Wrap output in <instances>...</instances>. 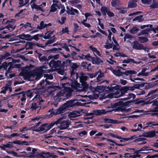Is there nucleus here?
Masks as SVG:
<instances>
[{"mask_svg": "<svg viewBox=\"0 0 158 158\" xmlns=\"http://www.w3.org/2000/svg\"><path fill=\"white\" fill-rule=\"evenodd\" d=\"M76 101L75 100H70L67 101L64 103L62 106H61L58 109L54 110L53 108L50 109L48 112V116L51 117L53 116H55L65 112L66 110H68L69 108L72 107L76 105H77L76 102H75Z\"/></svg>", "mask_w": 158, "mask_h": 158, "instance_id": "obj_1", "label": "nucleus"}, {"mask_svg": "<svg viewBox=\"0 0 158 158\" xmlns=\"http://www.w3.org/2000/svg\"><path fill=\"white\" fill-rule=\"evenodd\" d=\"M152 102V101H150V100L146 102L144 100H139V99H137L135 100L128 101L125 102H123L121 101H119L115 102V104L114 105L113 107H115L117 106H119L122 109L124 110L123 111L121 112H124L128 111V110H127V109L123 107L126 106H130L132 103L133 104L137 105L141 104L142 105H144L151 104Z\"/></svg>", "mask_w": 158, "mask_h": 158, "instance_id": "obj_2", "label": "nucleus"}, {"mask_svg": "<svg viewBox=\"0 0 158 158\" xmlns=\"http://www.w3.org/2000/svg\"><path fill=\"white\" fill-rule=\"evenodd\" d=\"M33 102L30 105V109L31 111L38 109V112L40 110L42 107L41 105L43 104L44 100L41 97L40 95L36 94L33 99Z\"/></svg>", "mask_w": 158, "mask_h": 158, "instance_id": "obj_3", "label": "nucleus"}, {"mask_svg": "<svg viewBox=\"0 0 158 158\" xmlns=\"http://www.w3.org/2000/svg\"><path fill=\"white\" fill-rule=\"evenodd\" d=\"M111 103V106H108L106 107L107 108H113V109L110 110H106L104 109L102 110H97L95 111V113L96 115H100L102 114H106L107 113L111 112L113 111L116 112H121L123 111L124 110L123 109H122V108L119 107V106H117L115 107H114V105L115 104Z\"/></svg>", "mask_w": 158, "mask_h": 158, "instance_id": "obj_4", "label": "nucleus"}, {"mask_svg": "<svg viewBox=\"0 0 158 158\" xmlns=\"http://www.w3.org/2000/svg\"><path fill=\"white\" fill-rule=\"evenodd\" d=\"M64 119L63 117H62L59 118L56 121H54V125H56L58 124H60V130L68 129L70 123L69 120H64Z\"/></svg>", "mask_w": 158, "mask_h": 158, "instance_id": "obj_5", "label": "nucleus"}, {"mask_svg": "<svg viewBox=\"0 0 158 158\" xmlns=\"http://www.w3.org/2000/svg\"><path fill=\"white\" fill-rule=\"evenodd\" d=\"M54 125V121H52L51 123H44L41 124L40 127L33 130V131L36 132L43 131V132H45L49 130Z\"/></svg>", "mask_w": 158, "mask_h": 158, "instance_id": "obj_6", "label": "nucleus"}, {"mask_svg": "<svg viewBox=\"0 0 158 158\" xmlns=\"http://www.w3.org/2000/svg\"><path fill=\"white\" fill-rule=\"evenodd\" d=\"M70 74L71 76L74 77L75 76V78H74V80H77L79 77L78 73L74 71L75 70H77V68L80 67V63H72L71 64H70Z\"/></svg>", "mask_w": 158, "mask_h": 158, "instance_id": "obj_7", "label": "nucleus"}, {"mask_svg": "<svg viewBox=\"0 0 158 158\" xmlns=\"http://www.w3.org/2000/svg\"><path fill=\"white\" fill-rule=\"evenodd\" d=\"M158 91V89L150 91L147 95L145 97L144 99L146 100H150V101H151V100L157 98L158 97V94L156 93H157Z\"/></svg>", "mask_w": 158, "mask_h": 158, "instance_id": "obj_8", "label": "nucleus"}, {"mask_svg": "<svg viewBox=\"0 0 158 158\" xmlns=\"http://www.w3.org/2000/svg\"><path fill=\"white\" fill-rule=\"evenodd\" d=\"M98 75L97 77V82H99L102 79L101 78L104 76V73L101 70H99L94 73L89 74V76L90 78H92Z\"/></svg>", "mask_w": 158, "mask_h": 158, "instance_id": "obj_9", "label": "nucleus"}, {"mask_svg": "<svg viewBox=\"0 0 158 158\" xmlns=\"http://www.w3.org/2000/svg\"><path fill=\"white\" fill-rule=\"evenodd\" d=\"M39 60L42 63L45 62L43 64V65L40 67V69H46L48 68V65L49 63L48 61L49 60H48V58H47V56H44L39 58Z\"/></svg>", "mask_w": 158, "mask_h": 158, "instance_id": "obj_10", "label": "nucleus"}, {"mask_svg": "<svg viewBox=\"0 0 158 158\" xmlns=\"http://www.w3.org/2000/svg\"><path fill=\"white\" fill-rule=\"evenodd\" d=\"M61 60L56 61L54 59H52L49 62L48 66H49L50 67L56 68L61 66Z\"/></svg>", "mask_w": 158, "mask_h": 158, "instance_id": "obj_11", "label": "nucleus"}, {"mask_svg": "<svg viewBox=\"0 0 158 158\" xmlns=\"http://www.w3.org/2000/svg\"><path fill=\"white\" fill-rule=\"evenodd\" d=\"M15 21L16 20L15 19H10L9 23H7L8 25L4 27V28L7 29L10 31H12L15 28V26L13 27V25Z\"/></svg>", "mask_w": 158, "mask_h": 158, "instance_id": "obj_12", "label": "nucleus"}, {"mask_svg": "<svg viewBox=\"0 0 158 158\" xmlns=\"http://www.w3.org/2000/svg\"><path fill=\"white\" fill-rule=\"evenodd\" d=\"M80 82L81 83V86L84 90L86 91L89 89V84L85 81V79L83 77H79Z\"/></svg>", "mask_w": 158, "mask_h": 158, "instance_id": "obj_13", "label": "nucleus"}, {"mask_svg": "<svg viewBox=\"0 0 158 158\" xmlns=\"http://www.w3.org/2000/svg\"><path fill=\"white\" fill-rule=\"evenodd\" d=\"M147 139L145 138L139 137L134 139L133 142L136 143L139 145H141L147 143Z\"/></svg>", "mask_w": 158, "mask_h": 158, "instance_id": "obj_14", "label": "nucleus"}, {"mask_svg": "<svg viewBox=\"0 0 158 158\" xmlns=\"http://www.w3.org/2000/svg\"><path fill=\"white\" fill-rule=\"evenodd\" d=\"M155 29L154 28H147L143 30L138 34V36H139L142 35H147L149 34V33L152 31H154Z\"/></svg>", "mask_w": 158, "mask_h": 158, "instance_id": "obj_15", "label": "nucleus"}, {"mask_svg": "<svg viewBox=\"0 0 158 158\" xmlns=\"http://www.w3.org/2000/svg\"><path fill=\"white\" fill-rule=\"evenodd\" d=\"M156 132L155 131H150L144 133L142 135H140L139 137L143 136V137L149 138H152L156 135Z\"/></svg>", "mask_w": 158, "mask_h": 158, "instance_id": "obj_16", "label": "nucleus"}, {"mask_svg": "<svg viewBox=\"0 0 158 158\" xmlns=\"http://www.w3.org/2000/svg\"><path fill=\"white\" fill-rule=\"evenodd\" d=\"M43 154H44V152H42L41 153H38L37 154H35V155H30L29 156L28 154H26V155H24L25 156L29 158H34V157H35L37 158L42 157L43 158H45V156H44V155H43Z\"/></svg>", "mask_w": 158, "mask_h": 158, "instance_id": "obj_17", "label": "nucleus"}, {"mask_svg": "<svg viewBox=\"0 0 158 158\" xmlns=\"http://www.w3.org/2000/svg\"><path fill=\"white\" fill-rule=\"evenodd\" d=\"M100 140L101 141H102L105 139L107 141L109 142H111L114 143L116 145L119 146H123L125 145V144H119L117 143L115 141L111 139L108 138H106L104 137H100L99 138Z\"/></svg>", "mask_w": 158, "mask_h": 158, "instance_id": "obj_18", "label": "nucleus"}, {"mask_svg": "<svg viewBox=\"0 0 158 158\" xmlns=\"http://www.w3.org/2000/svg\"><path fill=\"white\" fill-rule=\"evenodd\" d=\"M142 44H139V42L135 40L133 42L132 48L135 50H140Z\"/></svg>", "mask_w": 158, "mask_h": 158, "instance_id": "obj_19", "label": "nucleus"}, {"mask_svg": "<svg viewBox=\"0 0 158 158\" xmlns=\"http://www.w3.org/2000/svg\"><path fill=\"white\" fill-rule=\"evenodd\" d=\"M31 36L29 34H25L24 33H22L21 35H19L18 36V37L20 39H21L22 40H27L28 41H31V40H29L31 38Z\"/></svg>", "mask_w": 158, "mask_h": 158, "instance_id": "obj_20", "label": "nucleus"}, {"mask_svg": "<svg viewBox=\"0 0 158 158\" xmlns=\"http://www.w3.org/2000/svg\"><path fill=\"white\" fill-rule=\"evenodd\" d=\"M113 85H114V86H112V85H110L107 87V88L110 92H114L115 90H118L120 89V86L118 85L113 84Z\"/></svg>", "mask_w": 158, "mask_h": 158, "instance_id": "obj_21", "label": "nucleus"}, {"mask_svg": "<svg viewBox=\"0 0 158 158\" xmlns=\"http://www.w3.org/2000/svg\"><path fill=\"white\" fill-rule=\"evenodd\" d=\"M92 63L94 64H99L103 63V61L98 56H96V57H93L92 60Z\"/></svg>", "mask_w": 158, "mask_h": 158, "instance_id": "obj_22", "label": "nucleus"}, {"mask_svg": "<svg viewBox=\"0 0 158 158\" xmlns=\"http://www.w3.org/2000/svg\"><path fill=\"white\" fill-rule=\"evenodd\" d=\"M128 91L126 86L121 87H120V94L119 95L118 97H120L124 96L125 93H127Z\"/></svg>", "mask_w": 158, "mask_h": 158, "instance_id": "obj_23", "label": "nucleus"}, {"mask_svg": "<svg viewBox=\"0 0 158 158\" xmlns=\"http://www.w3.org/2000/svg\"><path fill=\"white\" fill-rule=\"evenodd\" d=\"M7 143L6 144H3L2 146H0V148L2 150H5L6 148H13V143Z\"/></svg>", "mask_w": 158, "mask_h": 158, "instance_id": "obj_24", "label": "nucleus"}, {"mask_svg": "<svg viewBox=\"0 0 158 158\" xmlns=\"http://www.w3.org/2000/svg\"><path fill=\"white\" fill-rule=\"evenodd\" d=\"M9 143H14V144L19 145L24 144L26 145H29V142L28 141H22L21 142L19 140H15L12 142H9Z\"/></svg>", "mask_w": 158, "mask_h": 158, "instance_id": "obj_25", "label": "nucleus"}, {"mask_svg": "<svg viewBox=\"0 0 158 158\" xmlns=\"http://www.w3.org/2000/svg\"><path fill=\"white\" fill-rule=\"evenodd\" d=\"M88 64L86 62L83 61L81 64H80V67H82L83 69L85 70V71H89L91 69V68H90L89 66L87 65Z\"/></svg>", "mask_w": 158, "mask_h": 158, "instance_id": "obj_26", "label": "nucleus"}, {"mask_svg": "<svg viewBox=\"0 0 158 158\" xmlns=\"http://www.w3.org/2000/svg\"><path fill=\"white\" fill-rule=\"evenodd\" d=\"M36 89L35 88H34L31 90H28L27 92H26V95L29 97L30 98L32 97L33 96L34 93L36 94L35 90Z\"/></svg>", "mask_w": 158, "mask_h": 158, "instance_id": "obj_27", "label": "nucleus"}, {"mask_svg": "<svg viewBox=\"0 0 158 158\" xmlns=\"http://www.w3.org/2000/svg\"><path fill=\"white\" fill-rule=\"evenodd\" d=\"M54 31V30L52 31H47V32L45 33L44 36H43V38L45 39L50 38L51 37V35L53 34Z\"/></svg>", "mask_w": 158, "mask_h": 158, "instance_id": "obj_28", "label": "nucleus"}, {"mask_svg": "<svg viewBox=\"0 0 158 158\" xmlns=\"http://www.w3.org/2000/svg\"><path fill=\"white\" fill-rule=\"evenodd\" d=\"M112 72L114 75L118 77L123 76V72H121L120 69L113 70Z\"/></svg>", "mask_w": 158, "mask_h": 158, "instance_id": "obj_29", "label": "nucleus"}, {"mask_svg": "<svg viewBox=\"0 0 158 158\" xmlns=\"http://www.w3.org/2000/svg\"><path fill=\"white\" fill-rule=\"evenodd\" d=\"M43 33H42V34H38L36 35H34L32 37L31 36V38L29 40H31V41L33 40L34 39L35 40L37 41H38L39 39L40 38L39 37H43Z\"/></svg>", "mask_w": 158, "mask_h": 158, "instance_id": "obj_30", "label": "nucleus"}, {"mask_svg": "<svg viewBox=\"0 0 158 158\" xmlns=\"http://www.w3.org/2000/svg\"><path fill=\"white\" fill-rule=\"evenodd\" d=\"M154 107L153 109L152 110V112H158V101L156 100L154 101L153 104Z\"/></svg>", "mask_w": 158, "mask_h": 158, "instance_id": "obj_31", "label": "nucleus"}, {"mask_svg": "<svg viewBox=\"0 0 158 158\" xmlns=\"http://www.w3.org/2000/svg\"><path fill=\"white\" fill-rule=\"evenodd\" d=\"M157 81H156L154 82V83H155L154 84H153L152 83H146V84L145 87L144 89H147L153 87L155 85H157L156 83H155V82Z\"/></svg>", "mask_w": 158, "mask_h": 158, "instance_id": "obj_32", "label": "nucleus"}, {"mask_svg": "<svg viewBox=\"0 0 158 158\" xmlns=\"http://www.w3.org/2000/svg\"><path fill=\"white\" fill-rule=\"evenodd\" d=\"M43 155L45 157L48 158L52 157L51 158H57L58 156L56 155H54L52 153H50L49 152H47L46 153L44 152V154H43Z\"/></svg>", "mask_w": 158, "mask_h": 158, "instance_id": "obj_33", "label": "nucleus"}, {"mask_svg": "<svg viewBox=\"0 0 158 158\" xmlns=\"http://www.w3.org/2000/svg\"><path fill=\"white\" fill-rule=\"evenodd\" d=\"M21 93H23L22 94H21L20 95L18 96V98H19L20 97H22L20 99V100L22 102L24 101H25L26 100V92L24 91H23L21 92Z\"/></svg>", "mask_w": 158, "mask_h": 158, "instance_id": "obj_34", "label": "nucleus"}, {"mask_svg": "<svg viewBox=\"0 0 158 158\" xmlns=\"http://www.w3.org/2000/svg\"><path fill=\"white\" fill-rule=\"evenodd\" d=\"M35 45V44L31 42H27L26 44V47H27L26 49H32L33 48V46Z\"/></svg>", "mask_w": 158, "mask_h": 158, "instance_id": "obj_35", "label": "nucleus"}, {"mask_svg": "<svg viewBox=\"0 0 158 158\" xmlns=\"http://www.w3.org/2000/svg\"><path fill=\"white\" fill-rule=\"evenodd\" d=\"M52 39H51L50 40H48L45 43V45L46 46L48 45V44H52L56 41V38L55 37V35H54L52 36Z\"/></svg>", "mask_w": 158, "mask_h": 158, "instance_id": "obj_36", "label": "nucleus"}, {"mask_svg": "<svg viewBox=\"0 0 158 158\" xmlns=\"http://www.w3.org/2000/svg\"><path fill=\"white\" fill-rule=\"evenodd\" d=\"M104 121L105 123H112L114 124L117 123L118 120H113L109 118H105L104 119Z\"/></svg>", "mask_w": 158, "mask_h": 158, "instance_id": "obj_37", "label": "nucleus"}, {"mask_svg": "<svg viewBox=\"0 0 158 158\" xmlns=\"http://www.w3.org/2000/svg\"><path fill=\"white\" fill-rule=\"evenodd\" d=\"M138 39L139 41L141 43H144L146 42L148 40L147 37L143 36H139L138 37Z\"/></svg>", "mask_w": 158, "mask_h": 158, "instance_id": "obj_38", "label": "nucleus"}, {"mask_svg": "<svg viewBox=\"0 0 158 158\" xmlns=\"http://www.w3.org/2000/svg\"><path fill=\"white\" fill-rule=\"evenodd\" d=\"M65 88L66 92V96H71L73 92L72 89L70 87H65Z\"/></svg>", "mask_w": 158, "mask_h": 158, "instance_id": "obj_39", "label": "nucleus"}, {"mask_svg": "<svg viewBox=\"0 0 158 158\" xmlns=\"http://www.w3.org/2000/svg\"><path fill=\"white\" fill-rule=\"evenodd\" d=\"M120 4V2L119 0H112L111 4L113 6L116 8Z\"/></svg>", "mask_w": 158, "mask_h": 158, "instance_id": "obj_40", "label": "nucleus"}, {"mask_svg": "<svg viewBox=\"0 0 158 158\" xmlns=\"http://www.w3.org/2000/svg\"><path fill=\"white\" fill-rule=\"evenodd\" d=\"M40 26L38 25L37 26V28L40 30H42L44 29L46 27V24H44V21H41L40 24Z\"/></svg>", "mask_w": 158, "mask_h": 158, "instance_id": "obj_41", "label": "nucleus"}, {"mask_svg": "<svg viewBox=\"0 0 158 158\" xmlns=\"http://www.w3.org/2000/svg\"><path fill=\"white\" fill-rule=\"evenodd\" d=\"M139 31V29L136 27H134L130 30V32L133 34H136Z\"/></svg>", "mask_w": 158, "mask_h": 158, "instance_id": "obj_42", "label": "nucleus"}, {"mask_svg": "<svg viewBox=\"0 0 158 158\" xmlns=\"http://www.w3.org/2000/svg\"><path fill=\"white\" fill-rule=\"evenodd\" d=\"M143 15H141L137 16L135 17L134 19H133L132 20L133 21L138 20V22H140L143 21V20L142 19V18L143 17Z\"/></svg>", "mask_w": 158, "mask_h": 158, "instance_id": "obj_43", "label": "nucleus"}, {"mask_svg": "<svg viewBox=\"0 0 158 158\" xmlns=\"http://www.w3.org/2000/svg\"><path fill=\"white\" fill-rule=\"evenodd\" d=\"M31 6L32 9H36L39 7L38 5H36L35 3V0H31L30 2Z\"/></svg>", "mask_w": 158, "mask_h": 158, "instance_id": "obj_44", "label": "nucleus"}, {"mask_svg": "<svg viewBox=\"0 0 158 158\" xmlns=\"http://www.w3.org/2000/svg\"><path fill=\"white\" fill-rule=\"evenodd\" d=\"M59 54H56L53 56L50 55L48 56V60H50L51 59L55 60H56L59 59Z\"/></svg>", "mask_w": 158, "mask_h": 158, "instance_id": "obj_45", "label": "nucleus"}, {"mask_svg": "<svg viewBox=\"0 0 158 158\" xmlns=\"http://www.w3.org/2000/svg\"><path fill=\"white\" fill-rule=\"evenodd\" d=\"M150 6L152 9L158 8V2L153 1L152 4L150 5Z\"/></svg>", "mask_w": 158, "mask_h": 158, "instance_id": "obj_46", "label": "nucleus"}, {"mask_svg": "<svg viewBox=\"0 0 158 158\" xmlns=\"http://www.w3.org/2000/svg\"><path fill=\"white\" fill-rule=\"evenodd\" d=\"M57 9H60V8L56 3H53L51 6V10H57Z\"/></svg>", "mask_w": 158, "mask_h": 158, "instance_id": "obj_47", "label": "nucleus"}, {"mask_svg": "<svg viewBox=\"0 0 158 158\" xmlns=\"http://www.w3.org/2000/svg\"><path fill=\"white\" fill-rule=\"evenodd\" d=\"M65 33H66L67 34H69V31L68 27H65L64 28H63L62 31L60 32V34Z\"/></svg>", "mask_w": 158, "mask_h": 158, "instance_id": "obj_48", "label": "nucleus"}, {"mask_svg": "<svg viewBox=\"0 0 158 158\" xmlns=\"http://www.w3.org/2000/svg\"><path fill=\"white\" fill-rule=\"evenodd\" d=\"M44 77H46V79L52 80L53 79V76L52 74H45L44 75Z\"/></svg>", "mask_w": 158, "mask_h": 158, "instance_id": "obj_49", "label": "nucleus"}, {"mask_svg": "<svg viewBox=\"0 0 158 158\" xmlns=\"http://www.w3.org/2000/svg\"><path fill=\"white\" fill-rule=\"evenodd\" d=\"M154 122H151L147 124V127H152V126H158V123H154Z\"/></svg>", "mask_w": 158, "mask_h": 158, "instance_id": "obj_50", "label": "nucleus"}, {"mask_svg": "<svg viewBox=\"0 0 158 158\" xmlns=\"http://www.w3.org/2000/svg\"><path fill=\"white\" fill-rule=\"evenodd\" d=\"M137 4L135 2H131L128 4V7L129 8H133L136 6Z\"/></svg>", "mask_w": 158, "mask_h": 158, "instance_id": "obj_51", "label": "nucleus"}, {"mask_svg": "<svg viewBox=\"0 0 158 158\" xmlns=\"http://www.w3.org/2000/svg\"><path fill=\"white\" fill-rule=\"evenodd\" d=\"M102 11H106L107 15L110 17H112L114 16V15L112 12H110V10H101Z\"/></svg>", "mask_w": 158, "mask_h": 158, "instance_id": "obj_52", "label": "nucleus"}, {"mask_svg": "<svg viewBox=\"0 0 158 158\" xmlns=\"http://www.w3.org/2000/svg\"><path fill=\"white\" fill-rule=\"evenodd\" d=\"M77 53L75 51H73L71 53V55L72 56V57L73 59L74 60H76L77 59L76 57L77 56Z\"/></svg>", "mask_w": 158, "mask_h": 158, "instance_id": "obj_53", "label": "nucleus"}, {"mask_svg": "<svg viewBox=\"0 0 158 158\" xmlns=\"http://www.w3.org/2000/svg\"><path fill=\"white\" fill-rule=\"evenodd\" d=\"M135 95L133 93H129L127 95V98L128 100L131 98H132L133 99H134L135 98Z\"/></svg>", "mask_w": 158, "mask_h": 158, "instance_id": "obj_54", "label": "nucleus"}, {"mask_svg": "<svg viewBox=\"0 0 158 158\" xmlns=\"http://www.w3.org/2000/svg\"><path fill=\"white\" fill-rule=\"evenodd\" d=\"M73 25L74 26V28L73 29V32L76 33L77 32L79 27V26L77 23H74Z\"/></svg>", "mask_w": 158, "mask_h": 158, "instance_id": "obj_55", "label": "nucleus"}, {"mask_svg": "<svg viewBox=\"0 0 158 158\" xmlns=\"http://www.w3.org/2000/svg\"><path fill=\"white\" fill-rule=\"evenodd\" d=\"M145 93V92L144 90L139 89L137 91V95H143Z\"/></svg>", "mask_w": 158, "mask_h": 158, "instance_id": "obj_56", "label": "nucleus"}, {"mask_svg": "<svg viewBox=\"0 0 158 158\" xmlns=\"http://www.w3.org/2000/svg\"><path fill=\"white\" fill-rule=\"evenodd\" d=\"M2 89L0 93L1 94H5L6 93V91L8 90V88H7L6 86L5 87L2 88Z\"/></svg>", "mask_w": 158, "mask_h": 158, "instance_id": "obj_57", "label": "nucleus"}, {"mask_svg": "<svg viewBox=\"0 0 158 158\" xmlns=\"http://www.w3.org/2000/svg\"><path fill=\"white\" fill-rule=\"evenodd\" d=\"M85 57L87 60L92 61L93 57L91 56L89 54H88L87 55H85Z\"/></svg>", "mask_w": 158, "mask_h": 158, "instance_id": "obj_58", "label": "nucleus"}, {"mask_svg": "<svg viewBox=\"0 0 158 158\" xmlns=\"http://www.w3.org/2000/svg\"><path fill=\"white\" fill-rule=\"evenodd\" d=\"M3 68L4 70H6L7 67L9 66V62L7 63L6 62H5L2 64Z\"/></svg>", "mask_w": 158, "mask_h": 158, "instance_id": "obj_59", "label": "nucleus"}, {"mask_svg": "<svg viewBox=\"0 0 158 158\" xmlns=\"http://www.w3.org/2000/svg\"><path fill=\"white\" fill-rule=\"evenodd\" d=\"M152 27H153V25H152L149 24H148V25H144L141 26H140V27L141 29H143L145 28H146V27H149V28H150Z\"/></svg>", "mask_w": 158, "mask_h": 158, "instance_id": "obj_60", "label": "nucleus"}, {"mask_svg": "<svg viewBox=\"0 0 158 158\" xmlns=\"http://www.w3.org/2000/svg\"><path fill=\"white\" fill-rule=\"evenodd\" d=\"M58 50V49L57 48H52L48 50H46V51L49 52H56Z\"/></svg>", "mask_w": 158, "mask_h": 158, "instance_id": "obj_61", "label": "nucleus"}, {"mask_svg": "<svg viewBox=\"0 0 158 158\" xmlns=\"http://www.w3.org/2000/svg\"><path fill=\"white\" fill-rule=\"evenodd\" d=\"M46 3L45 2H43L42 4L40 5H38V6L37 10H42V9L44 7H45L46 6Z\"/></svg>", "mask_w": 158, "mask_h": 158, "instance_id": "obj_62", "label": "nucleus"}, {"mask_svg": "<svg viewBox=\"0 0 158 158\" xmlns=\"http://www.w3.org/2000/svg\"><path fill=\"white\" fill-rule=\"evenodd\" d=\"M79 2V0H70L69 1V2L72 5H73V4L77 3Z\"/></svg>", "mask_w": 158, "mask_h": 158, "instance_id": "obj_63", "label": "nucleus"}, {"mask_svg": "<svg viewBox=\"0 0 158 158\" xmlns=\"http://www.w3.org/2000/svg\"><path fill=\"white\" fill-rule=\"evenodd\" d=\"M118 139H119L120 142H126L127 141H128V138H122L121 136H119Z\"/></svg>", "mask_w": 158, "mask_h": 158, "instance_id": "obj_64", "label": "nucleus"}]
</instances>
